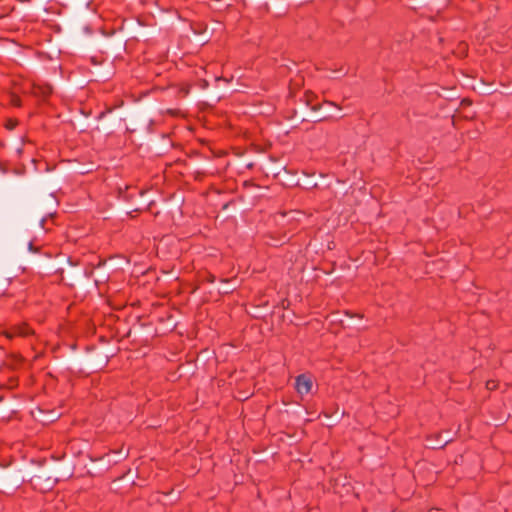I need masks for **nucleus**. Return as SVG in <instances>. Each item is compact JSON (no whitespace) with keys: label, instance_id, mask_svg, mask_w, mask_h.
I'll list each match as a JSON object with an SVG mask.
<instances>
[{"label":"nucleus","instance_id":"f257e3e1","mask_svg":"<svg viewBox=\"0 0 512 512\" xmlns=\"http://www.w3.org/2000/svg\"><path fill=\"white\" fill-rule=\"evenodd\" d=\"M312 377L307 374H301L296 378L295 389L301 396L307 395L312 391Z\"/></svg>","mask_w":512,"mask_h":512},{"label":"nucleus","instance_id":"f03ea898","mask_svg":"<svg viewBox=\"0 0 512 512\" xmlns=\"http://www.w3.org/2000/svg\"><path fill=\"white\" fill-rule=\"evenodd\" d=\"M16 126V122L15 121H8L7 124H6V127L10 130L14 129V127Z\"/></svg>","mask_w":512,"mask_h":512},{"label":"nucleus","instance_id":"7ed1b4c3","mask_svg":"<svg viewBox=\"0 0 512 512\" xmlns=\"http://www.w3.org/2000/svg\"><path fill=\"white\" fill-rule=\"evenodd\" d=\"M486 386H487V389H489V390L496 388V384L494 381H488Z\"/></svg>","mask_w":512,"mask_h":512},{"label":"nucleus","instance_id":"20e7f679","mask_svg":"<svg viewBox=\"0 0 512 512\" xmlns=\"http://www.w3.org/2000/svg\"><path fill=\"white\" fill-rule=\"evenodd\" d=\"M12 103L15 106H20L21 105L19 98L15 97V96L12 98Z\"/></svg>","mask_w":512,"mask_h":512},{"label":"nucleus","instance_id":"39448f33","mask_svg":"<svg viewBox=\"0 0 512 512\" xmlns=\"http://www.w3.org/2000/svg\"><path fill=\"white\" fill-rule=\"evenodd\" d=\"M51 92V88L50 87H46L45 88V91L43 92L44 94H48Z\"/></svg>","mask_w":512,"mask_h":512},{"label":"nucleus","instance_id":"423d86ee","mask_svg":"<svg viewBox=\"0 0 512 512\" xmlns=\"http://www.w3.org/2000/svg\"><path fill=\"white\" fill-rule=\"evenodd\" d=\"M19 334L24 335V334H26V332H24V331H19Z\"/></svg>","mask_w":512,"mask_h":512},{"label":"nucleus","instance_id":"0eeeda50","mask_svg":"<svg viewBox=\"0 0 512 512\" xmlns=\"http://www.w3.org/2000/svg\"><path fill=\"white\" fill-rule=\"evenodd\" d=\"M430 512H436V510H435V511H434V510H431Z\"/></svg>","mask_w":512,"mask_h":512}]
</instances>
